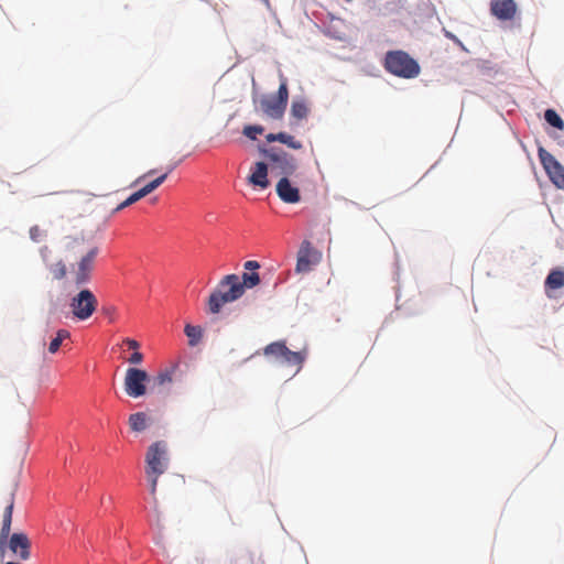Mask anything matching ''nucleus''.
Returning a JSON list of instances; mask_svg holds the SVG:
<instances>
[{
    "label": "nucleus",
    "mask_w": 564,
    "mask_h": 564,
    "mask_svg": "<svg viewBox=\"0 0 564 564\" xmlns=\"http://www.w3.org/2000/svg\"><path fill=\"white\" fill-rule=\"evenodd\" d=\"M241 279H242V281H240V282L242 284L243 290L246 288H249V289L254 288L260 283V275L257 272H251V273L245 272L242 274Z\"/></svg>",
    "instance_id": "26"
},
{
    "label": "nucleus",
    "mask_w": 564,
    "mask_h": 564,
    "mask_svg": "<svg viewBox=\"0 0 564 564\" xmlns=\"http://www.w3.org/2000/svg\"><path fill=\"white\" fill-rule=\"evenodd\" d=\"M321 258L322 253L308 240H304L297 251L295 271L297 273L310 272L321 261Z\"/></svg>",
    "instance_id": "10"
},
{
    "label": "nucleus",
    "mask_w": 564,
    "mask_h": 564,
    "mask_svg": "<svg viewBox=\"0 0 564 564\" xmlns=\"http://www.w3.org/2000/svg\"><path fill=\"white\" fill-rule=\"evenodd\" d=\"M476 67L477 69L482 74V75H490L491 72L494 70V66L491 65L490 62L488 61H482V59H477L476 62Z\"/></svg>",
    "instance_id": "33"
},
{
    "label": "nucleus",
    "mask_w": 564,
    "mask_h": 564,
    "mask_svg": "<svg viewBox=\"0 0 564 564\" xmlns=\"http://www.w3.org/2000/svg\"><path fill=\"white\" fill-rule=\"evenodd\" d=\"M265 357H271L274 361L294 368L293 375L297 373L307 357L306 349L300 351L290 350L285 341H273L267 345L263 349Z\"/></svg>",
    "instance_id": "5"
},
{
    "label": "nucleus",
    "mask_w": 564,
    "mask_h": 564,
    "mask_svg": "<svg viewBox=\"0 0 564 564\" xmlns=\"http://www.w3.org/2000/svg\"><path fill=\"white\" fill-rule=\"evenodd\" d=\"M98 306L95 294L88 289H82L69 300V308L75 318L86 321L93 316Z\"/></svg>",
    "instance_id": "8"
},
{
    "label": "nucleus",
    "mask_w": 564,
    "mask_h": 564,
    "mask_svg": "<svg viewBox=\"0 0 564 564\" xmlns=\"http://www.w3.org/2000/svg\"><path fill=\"white\" fill-rule=\"evenodd\" d=\"M276 194L282 202L288 204H296L301 200L300 191L291 184L289 176H284L278 182Z\"/></svg>",
    "instance_id": "14"
},
{
    "label": "nucleus",
    "mask_w": 564,
    "mask_h": 564,
    "mask_svg": "<svg viewBox=\"0 0 564 564\" xmlns=\"http://www.w3.org/2000/svg\"><path fill=\"white\" fill-rule=\"evenodd\" d=\"M444 36L448 40H451L455 45H457L462 51L469 52L468 48L465 46V44L460 41V39L455 35L453 32L443 29Z\"/></svg>",
    "instance_id": "31"
},
{
    "label": "nucleus",
    "mask_w": 564,
    "mask_h": 564,
    "mask_svg": "<svg viewBox=\"0 0 564 564\" xmlns=\"http://www.w3.org/2000/svg\"><path fill=\"white\" fill-rule=\"evenodd\" d=\"M181 379L182 371L180 370V362L176 361L159 371V373L153 379V384L162 387L165 384H171L175 381H181Z\"/></svg>",
    "instance_id": "16"
},
{
    "label": "nucleus",
    "mask_w": 564,
    "mask_h": 564,
    "mask_svg": "<svg viewBox=\"0 0 564 564\" xmlns=\"http://www.w3.org/2000/svg\"><path fill=\"white\" fill-rule=\"evenodd\" d=\"M14 508V497L13 494L10 496L8 500V505L3 512L2 527L0 529V554L3 556L6 551V543L10 535L11 523H12V514Z\"/></svg>",
    "instance_id": "15"
},
{
    "label": "nucleus",
    "mask_w": 564,
    "mask_h": 564,
    "mask_svg": "<svg viewBox=\"0 0 564 564\" xmlns=\"http://www.w3.org/2000/svg\"><path fill=\"white\" fill-rule=\"evenodd\" d=\"M394 265H395V270L393 272V280L394 281H398L399 280V276H400V267H399V258H398V254L395 253V261H394Z\"/></svg>",
    "instance_id": "37"
},
{
    "label": "nucleus",
    "mask_w": 564,
    "mask_h": 564,
    "mask_svg": "<svg viewBox=\"0 0 564 564\" xmlns=\"http://www.w3.org/2000/svg\"><path fill=\"white\" fill-rule=\"evenodd\" d=\"M113 311H115V308H109V310H106V313H107V314H110V313H111V312H113Z\"/></svg>",
    "instance_id": "44"
},
{
    "label": "nucleus",
    "mask_w": 564,
    "mask_h": 564,
    "mask_svg": "<svg viewBox=\"0 0 564 564\" xmlns=\"http://www.w3.org/2000/svg\"><path fill=\"white\" fill-rule=\"evenodd\" d=\"M544 120L550 127L560 131L564 130V119L561 117L556 109L551 107L546 108L544 110Z\"/></svg>",
    "instance_id": "21"
},
{
    "label": "nucleus",
    "mask_w": 564,
    "mask_h": 564,
    "mask_svg": "<svg viewBox=\"0 0 564 564\" xmlns=\"http://www.w3.org/2000/svg\"><path fill=\"white\" fill-rule=\"evenodd\" d=\"M311 108L307 98L297 96L292 99L290 108V127L295 128L300 126L303 120L310 116Z\"/></svg>",
    "instance_id": "13"
},
{
    "label": "nucleus",
    "mask_w": 564,
    "mask_h": 564,
    "mask_svg": "<svg viewBox=\"0 0 564 564\" xmlns=\"http://www.w3.org/2000/svg\"><path fill=\"white\" fill-rule=\"evenodd\" d=\"M243 268L248 271H254L260 268V264L258 261L249 260L245 262Z\"/></svg>",
    "instance_id": "36"
},
{
    "label": "nucleus",
    "mask_w": 564,
    "mask_h": 564,
    "mask_svg": "<svg viewBox=\"0 0 564 564\" xmlns=\"http://www.w3.org/2000/svg\"><path fill=\"white\" fill-rule=\"evenodd\" d=\"M129 425L133 432H142L148 426V417L144 412H137L129 416Z\"/></svg>",
    "instance_id": "23"
},
{
    "label": "nucleus",
    "mask_w": 564,
    "mask_h": 564,
    "mask_svg": "<svg viewBox=\"0 0 564 564\" xmlns=\"http://www.w3.org/2000/svg\"><path fill=\"white\" fill-rule=\"evenodd\" d=\"M339 22H340V20H336V21H334V22H333V24H332V28H333V29H335V28H336V24H337V23H339Z\"/></svg>",
    "instance_id": "42"
},
{
    "label": "nucleus",
    "mask_w": 564,
    "mask_h": 564,
    "mask_svg": "<svg viewBox=\"0 0 564 564\" xmlns=\"http://www.w3.org/2000/svg\"><path fill=\"white\" fill-rule=\"evenodd\" d=\"M123 344L128 346L129 349L138 350L140 348V344L132 338H126L123 339Z\"/></svg>",
    "instance_id": "34"
},
{
    "label": "nucleus",
    "mask_w": 564,
    "mask_h": 564,
    "mask_svg": "<svg viewBox=\"0 0 564 564\" xmlns=\"http://www.w3.org/2000/svg\"><path fill=\"white\" fill-rule=\"evenodd\" d=\"M143 355L135 350L129 358V362L133 365H138L142 361Z\"/></svg>",
    "instance_id": "35"
},
{
    "label": "nucleus",
    "mask_w": 564,
    "mask_h": 564,
    "mask_svg": "<svg viewBox=\"0 0 564 564\" xmlns=\"http://www.w3.org/2000/svg\"><path fill=\"white\" fill-rule=\"evenodd\" d=\"M141 198H143V196L141 195V193H140L139 191L134 192V193H133V194H131L127 199H124L122 203H120V204L116 207L115 213L120 212V210H122L123 208L131 206L132 204L137 203V202H138V200H140Z\"/></svg>",
    "instance_id": "29"
},
{
    "label": "nucleus",
    "mask_w": 564,
    "mask_h": 564,
    "mask_svg": "<svg viewBox=\"0 0 564 564\" xmlns=\"http://www.w3.org/2000/svg\"><path fill=\"white\" fill-rule=\"evenodd\" d=\"M392 10H393L392 8L390 9V8L387 6V7H384V9H381V8L379 9V14L387 15V14H388L389 12H391Z\"/></svg>",
    "instance_id": "39"
},
{
    "label": "nucleus",
    "mask_w": 564,
    "mask_h": 564,
    "mask_svg": "<svg viewBox=\"0 0 564 564\" xmlns=\"http://www.w3.org/2000/svg\"><path fill=\"white\" fill-rule=\"evenodd\" d=\"M145 464V475L150 482V492L155 499L159 477L165 473L169 465L167 448L163 441H158L148 448Z\"/></svg>",
    "instance_id": "3"
},
{
    "label": "nucleus",
    "mask_w": 564,
    "mask_h": 564,
    "mask_svg": "<svg viewBox=\"0 0 564 564\" xmlns=\"http://www.w3.org/2000/svg\"><path fill=\"white\" fill-rule=\"evenodd\" d=\"M6 547L18 560L28 561L31 556V542L25 533L20 532L9 535Z\"/></svg>",
    "instance_id": "11"
},
{
    "label": "nucleus",
    "mask_w": 564,
    "mask_h": 564,
    "mask_svg": "<svg viewBox=\"0 0 564 564\" xmlns=\"http://www.w3.org/2000/svg\"><path fill=\"white\" fill-rule=\"evenodd\" d=\"M419 8L425 12V15L431 18L436 13L435 7L431 0H420Z\"/></svg>",
    "instance_id": "32"
},
{
    "label": "nucleus",
    "mask_w": 564,
    "mask_h": 564,
    "mask_svg": "<svg viewBox=\"0 0 564 564\" xmlns=\"http://www.w3.org/2000/svg\"><path fill=\"white\" fill-rule=\"evenodd\" d=\"M564 288V269L556 267L549 271L544 280V290L549 297L552 291H557Z\"/></svg>",
    "instance_id": "18"
},
{
    "label": "nucleus",
    "mask_w": 564,
    "mask_h": 564,
    "mask_svg": "<svg viewBox=\"0 0 564 564\" xmlns=\"http://www.w3.org/2000/svg\"><path fill=\"white\" fill-rule=\"evenodd\" d=\"M176 165H171L167 167V171L160 175L159 177H156L155 180L151 181L150 183H148L147 185H144L142 188L139 189V192L141 193V195L143 197H145L147 195H149L150 193H152L154 189H156L159 186H161L164 181L166 180L167 175L175 169Z\"/></svg>",
    "instance_id": "22"
},
{
    "label": "nucleus",
    "mask_w": 564,
    "mask_h": 564,
    "mask_svg": "<svg viewBox=\"0 0 564 564\" xmlns=\"http://www.w3.org/2000/svg\"><path fill=\"white\" fill-rule=\"evenodd\" d=\"M268 167L269 164L257 162L251 170L248 182L254 187L267 188L270 184L268 180Z\"/></svg>",
    "instance_id": "17"
},
{
    "label": "nucleus",
    "mask_w": 564,
    "mask_h": 564,
    "mask_svg": "<svg viewBox=\"0 0 564 564\" xmlns=\"http://www.w3.org/2000/svg\"><path fill=\"white\" fill-rule=\"evenodd\" d=\"M518 12V4L516 0H491L490 13L497 20L507 22L512 21Z\"/></svg>",
    "instance_id": "12"
},
{
    "label": "nucleus",
    "mask_w": 564,
    "mask_h": 564,
    "mask_svg": "<svg viewBox=\"0 0 564 564\" xmlns=\"http://www.w3.org/2000/svg\"><path fill=\"white\" fill-rule=\"evenodd\" d=\"M344 35H345V34H339V33H338V34H336L335 36H336L337 39L341 40V39L344 37Z\"/></svg>",
    "instance_id": "43"
},
{
    "label": "nucleus",
    "mask_w": 564,
    "mask_h": 564,
    "mask_svg": "<svg viewBox=\"0 0 564 564\" xmlns=\"http://www.w3.org/2000/svg\"><path fill=\"white\" fill-rule=\"evenodd\" d=\"M381 64L387 73L402 79H414L421 74L419 61L401 48L388 50Z\"/></svg>",
    "instance_id": "2"
},
{
    "label": "nucleus",
    "mask_w": 564,
    "mask_h": 564,
    "mask_svg": "<svg viewBox=\"0 0 564 564\" xmlns=\"http://www.w3.org/2000/svg\"><path fill=\"white\" fill-rule=\"evenodd\" d=\"M395 297H397V301L400 297V286L399 285L395 288Z\"/></svg>",
    "instance_id": "40"
},
{
    "label": "nucleus",
    "mask_w": 564,
    "mask_h": 564,
    "mask_svg": "<svg viewBox=\"0 0 564 564\" xmlns=\"http://www.w3.org/2000/svg\"><path fill=\"white\" fill-rule=\"evenodd\" d=\"M66 252L69 257H78V260L70 264L73 283L77 288L87 284L91 280L99 248L87 246L83 239H74L66 246Z\"/></svg>",
    "instance_id": "1"
},
{
    "label": "nucleus",
    "mask_w": 564,
    "mask_h": 564,
    "mask_svg": "<svg viewBox=\"0 0 564 564\" xmlns=\"http://www.w3.org/2000/svg\"><path fill=\"white\" fill-rule=\"evenodd\" d=\"M149 381L147 371L138 368H129L124 377V388H145Z\"/></svg>",
    "instance_id": "19"
},
{
    "label": "nucleus",
    "mask_w": 564,
    "mask_h": 564,
    "mask_svg": "<svg viewBox=\"0 0 564 564\" xmlns=\"http://www.w3.org/2000/svg\"><path fill=\"white\" fill-rule=\"evenodd\" d=\"M264 132V128L260 124L245 126L242 133L250 140H257L258 135Z\"/></svg>",
    "instance_id": "28"
},
{
    "label": "nucleus",
    "mask_w": 564,
    "mask_h": 564,
    "mask_svg": "<svg viewBox=\"0 0 564 564\" xmlns=\"http://www.w3.org/2000/svg\"><path fill=\"white\" fill-rule=\"evenodd\" d=\"M538 158L550 182L557 189H563L564 165L541 144H538Z\"/></svg>",
    "instance_id": "9"
},
{
    "label": "nucleus",
    "mask_w": 564,
    "mask_h": 564,
    "mask_svg": "<svg viewBox=\"0 0 564 564\" xmlns=\"http://www.w3.org/2000/svg\"><path fill=\"white\" fill-rule=\"evenodd\" d=\"M184 333L188 338V345L192 347L196 346L203 338V329L200 326L186 324Z\"/></svg>",
    "instance_id": "24"
},
{
    "label": "nucleus",
    "mask_w": 564,
    "mask_h": 564,
    "mask_svg": "<svg viewBox=\"0 0 564 564\" xmlns=\"http://www.w3.org/2000/svg\"><path fill=\"white\" fill-rule=\"evenodd\" d=\"M262 3H264L267 7L270 6V1L269 0H260Z\"/></svg>",
    "instance_id": "41"
},
{
    "label": "nucleus",
    "mask_w": 564,
    "mask_h": 564,
    "mask_svg": "<svg viewBox=\"0 0 564 564\" xmlns=\"http://www.w3.org/2000/svg\"><path fill=\"white\" fill-rule=\"evenodd\" d=\"M265 139L268 142L283 143L293 150H301L303 148L301 141L296 140L293 135L286 132L269 133L265 135Z\"/></svg>",
    "instance_id": "20"
},
{
    "label": "nucleus",
    "mask_w": 564,
    "mask_h": 564,
    "mask_svg": "<svg viewBox=\"0 0 564 564\" xmlns=\"http://www.w3.org/2000/svg\"><path fill=\"white\" fill-rule=\"evenodd\" d=\"M69 336L70 334L68 330L59 329L56 334V337L51 340L48 345V351L51 354H55L59 349L62 341L66 338H69Z\"/></svg>",
    "instance_id": "25"
},
{
    "label": "nucleus",
    "mask_w": 564,
    "mask_h": 564,
    "mask_svg": "<svg viewBox=\"0 0 564 564\" xmlns=\"http://www.w3.org/2000/svg\"><path fill=\"white\" fill-rule=\"evenodd\" d=\"M147 390H127L128 394L132 398L142 397Z\"/></svg>",
    "instance_id": "38"
},
{
    "label": "nucleus",
    "mask_w": 564,
    "mask_h": 564,
    "mask_svg": "<svg viewBox=\"0 0 564 564\" xmlns=\"http://www.w3.org/2000/svg\"><path fill=\"white\" fill-rule=\"evenodd\" d=\"M289 101L288 78L280 76V86L275 95H264L259 104L262 112L274 120L283 118Z\"/></svg>",
    "instance_id": "6"
},
{
    "label": "nucleus",
    "mask_w": 564,
    "mask_h": 564,
    "mask_svg": "<svg viewBox=\"0 0 564 564\" xmlns=\"http://www.w3.org/2000/svg\"><path fill=\"white\" fill-rule=\"evenodd\" d=\"M260 153L267 159L272 172L279 175H293L297 169L296 159L279 147L260 148Z\"/></svg>",
    "instance_id": "7"
},
{
    "label": "nucleus",
    "mask_w": 564,
    "mask_h": 564,
    "mask_svg": "<svg viewBox=\"0 0 564 564\" xmlns=\"http://www.w3.org/2000/svg\"><path fill=\"white\" fill-rule=\"evenodd\" d=\"M153 172H154V171H153V170H151V171H149L144 176H147V175H151Z\"/></svg>",
    "instance_id": "45"
},
{
    "label": "nucleus",
    "mask_w": 564,
    "mask_h": 564,
    "mask_svg": "<svg viewBox=\"0 0 564 564\" xmlns=\"http://www.w3.org/2000/svg\"><path fill=\"white\" fill-rule=\"evenodd\" d=\"M30 238L32 241L34 242H41L45 239L46 237V230H44L43 228H41L39 225H34L30 228Z\"/></svg>",
    "instance_id": "30"
},
{
    "label": "nucleus",
    "mask_w": 564,
    "mask_h": 564,
    "mask_svg": "<svg viewBox=\"0 0 564 564\" xmlns=\"http://www.w3.org/2000/svg\"><path fill=\"white\" fill-rule=\"evenodd\" d=\"M50 271L55 280H63L67 274L66 264L62 260L51 265Z\"/></svg>",
    "instance_id": "27"
},
{
    "label": "nucleus",
    "mask_w": 564,
    "mask_h": 564,
    "mask_svg": "<svg viewBox=\"0 0 564 564\" xmlns=\"http://www.w3.org/2000/svg\"><path fill=\"white\" fill-rule=\"evenodd\" d=\"M243 288L236 274L226 275L218 285V290L214 291L208 299V308L213 314L220 312L226 303L234 302L242 296Z\"/></svg>",
    "instance_id": "4"
}]
</instances>
